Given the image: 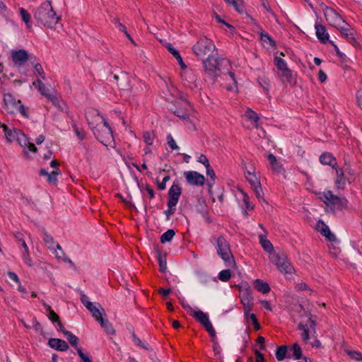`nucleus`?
Returning <instances> with one entry per match:
<instances>
[{"instance_id":"obj_1","label":"nucleus","mask_w":362,"mask_h":362,"mask_svg":"<svg viewBox=\"0 0 362 362\" xmlns=\"http://www.w3.org/2000/svg\"><path fill=\"white\" fill-rule=\"evenodd\" d=\"M216 53L215 55L207 57L206 59L203 61L205 74L214 81L218 76L222 75L224 80L229 83L224 84V86L228 90H233L237 88L236 81L233 73L228 71L230 62L225 58H218Z\"/></svg>"},{"instance_id":"obj_2","label":"nucleus","mask_w":362,"mask_h":362,"mask_svg":"<svg viewBox=\"0 0 362 362\" xmlns=\"http://www.w3.org/2000/svg\"><path fill=\"white\" fill-rule=\"evenodd\" d=\"M86 117L96 139L103 145L110 146L114 140L112 132L105 118L93 109L86 112Z\"/></svg>"},{"instance_id":"obj_3","label":"nucleus","mask_w":362,"mask_h":362,"mask_svg":"<svg viewBox=\"0 0 362 362\" xmlns=\"http://www.w3.org/2000/svg\"><path fill=\"white\" fill-rule=\"evenodd\" d=\"M33 16L36 21L49 28H53L60 19L59 16H57L49 1L42 3L35 10Z\"/></svg>"},{"instance_id":"obj_4","label":"nucleus","mask_w":362,"mask_h":362,"mask_svg":"<svg viewBox=\"0 0 362 362\" xmlns=\"http://www.w3.org/2000/svg\"><path fill=\"white\" fill-rule=\"evenodd\" d=\"M298 312L299 313V322L298 328L300 329L302 333L303 340L305 342H308L309 336L313 335L315 332V320L310 313L305 310L301 305L298 307Z\"/></svg>"},{"instance_id":"obj_5","label":"nucleus","mask_w":362,"mask_h":362,"mask_svg":"<svg viewBox=\"0 0 362 362\" xmlns=\"http://www.w3.org/2000/svg\"><path fill=\"white\" fill-rule=\"evenodd\" d=\"M216 242L217 253L224 261L226 267H234L235 263L228 242L222 236L218 237Z\"/></svg>"},{"instance_id":"obj_6","label":"nucleus","mask_w":362,"mask_h":362,"mask_svg":"<svg viewBox=\"0 0 362 362\" xmlns=\"http://www.w3.org/2000/svg\"><path fill=\"white\" fill-rule=\"evenodd\" d=\"M4 111L6 114L14 115L19 112L23 116L28 117L24 106L21 104V101L20 100H16L11 94H4Z\"/></svg>"},{"instance_id":"obj_7","label":"nucleus","mask_w":362,"mask_h":362,"mask_svg":"<svg viewBox=\"0 0 362 362\" xmlns=\"http://www.w3.org/2000/svg\"><path fill=\"white\" fill-rule=\"evenodd\" d=\"M6 139L7 141L8 142H13V141H17L18 143L21 146H27L28 150L35 153L37 152V148L34 145V144L30 143L26 136V135L22 132L20 129H9L6 134H5Z\"/></svg>"},{"instance_id":"obj_8","label":"nucleus","mask_w":362,"mask_h":362,"mask_svg":"<svg viewBox=\"0 0 362 362\" xmlns=\"http://www.w3.org/2000/svg\"><path fill=\"white\" fill-rule=\"evenodd\" d=\"M215 49L216 47L213 41L206 37H200L192 47L194 53L201 57L211 56Z\"/></svg>"},{"instance_id":"obj_9","label":"nucleus","mask_w":362,"mask_h":362,"mask_svg":"<svg viewBox=\"0 0 362 362\" xmlns=\"http://www.w3.org/2000/svg\"><path fill=\"white\" fill-rule=\"evenodd\" d=\"M283 56H284V52H276L274 56V63L279 70V75L284 81L290 82L292 78V74L287 68L286 62L281 58Z\"/></svg>"},{"instance_id":"obj_10","label":"nucleus","mask_w":362,"mask_h":362,"mask_svg":"<svg viewBox=\"0 0 362 362\" xmlns=\"http://www.w3.org/2000/svg\"><path fill=\"white\" fill-rule=\"evenodd\" d=\"M191 315L195 318L197 321H199L206 329V330L209 333V334L214 337L216 336V332L209 319L208 315L204 312L199 310H194Z\"/></svg>"},{"instance_id":"obj_11","label":"nucleus","mask_w":362,"mask_h":362,"mask_svg":"<svg viewBox=\"0 0 362 362\" xmlns=\"http://www.w3.org/2000/svg\"><path fill=\"white\" fill-rule=\"evenodd\" d=\"M252 30L259 34V40L264 47L268 49H274L275 47L276 44L273 38L267 33H264L255 21H252Z\"/></svg>"},{"instance_id":"obj_12","label":"nucleus","mask_w":362,"mask_h":362,"mask_svg":"<svg viewBox=\"0 0 362 362\" xmlns=\"http://www.w3.org/2000/svg\"><path fill=\"white\" fill-rule=\"evenodd\" d=\"M272 257L275 259L276 258H280V260H282V263L281 264L278 263V269L281 273H284V274H289L293 272V267L287 261L286 256L283 252H276L275 254L272 255Z\"/></svg>"},{"instance_id":"obj_13","label":"nucleus","mask_w":362,"mask_h":362,"mask_svg":"<svg viewBox=\"0 0 362 362\" xmlns=\"http://www.w3.org/2000/svg\"><path fill=\"white\" fill-rule=\"evenodd\" d=\"M64 336L70 343V344L75 347L76 349L77 353L80 358L82 359L83 362H93L88 356H86L83 352L82 351V349L79 347H78V338L72 334L71 332H65Z\"/></svg>"},{"instance_id":"obj_14","label":"nucleus","mask_w":362,"mask_h":362,"mask_svg":"<svg viewBox=\"0 0 362 362\" xmlns=\"http://www.w3.org/2000/svg\"><path fill=\"white\" fill-rule=\"evenodd\" d=\"M325 17L327 21L332 26L337 27L343 24V19L339 14L331 8H326L324 11Z\"/></svg>"},{"instance_id":"obj_15","label":"nucleus","mask_w":362,"mask_h":362,"mask_svg":"<svg viewBox=\"0 0 362 362\" xmlns=\"http://www.w3.org/2000/svg\"><path fill=\"white\" fill-rule=\"evenodd\" d=\"M184 175L187 182L190 185L202 186L204 184V176L197 171H187Z\"/></svg>"},{"instance_id":"obj_16","label":"nucleus","mask_w":362,"mask_h":362,"mask_svg":"<svg viewBox=\"0 0 362 362\" xmlns=\"http://www.w3.org/2000/svg\"><path fill=\"white\" fill-rule=\"evenodd\" d=\"M250 188H252L258 199L260 200L262 199V190L260 187L259 176L255 172L252 173H250Z\"/></svg>"},{"instance_id":"obj_17","label":"nucleus","mask_w":362,"mask_h":362,"mask_svg":"<svg viewBox=\"0 0 362 362\" xmlns=\"http://www.w3.org/2000/svg\"><path fill=\"white\" fill-rule=\"evenodd\" d=\"M347 176L348 175L349 177H347L346 179L349 182H351L354 180L355 177L354 176V173L351 172V170L347 171L346 169L344 171L343 170H337V180H336V185L338 188H343L345 184V179L344 176Z\"/></svg>"},{"instance_id":"obj_18","label":"nucleus","mask_w":362,"mask_h":362,"mask_svg":"<svg viewBox=\"0 0 362 362\" xmlns=\"http://www.w3.org/2000/svg\"><path fill=\"white\" fill-rule=\"evenodd\" d=\"M48 344L51 348L60 351H65L69 349L68 344L60 339L51 338L49 339Z\"/></svg>"},{"instance_id":"obj_19","label":"nucleus","mask_w":362,"mask_h":362,"mask_svg":"<svg viewBox=\"0 0 362 362\" xmlns=\"http://www.w3.org/2000/svg\"><path fill=\"white\" fill-rule=\"evenodd\" d=\"M28 59V54L25 49L12 52V60L16 64H22Z\"/></svg>"},{"instance_id":"obj_20","label":"nucleus","mask_w":362,"mask_h":362,"mask_svg":"<svg viewBox=\"0 0 362 362\" xmlns=\"http://www.w3.org/2000/svg\"><path fill=\"white\" fill-rule=\"evenodd\" d=\"M250 125L252 124L254 126V127H255V129H257L258 136L260 137L264 136L265 132L262 129L259 128L260 118L257 115V114L256 112L250 110Z\"/></svg>"},{"instance_id":"obj_21","label":"nucleus","mask_w":362,"mask_h":362,"mask_svg":"<svg viewBox=\"0 0 362 362\" xmlns=\"http://www.w3.org/2000/svg\"><path fill=\"white\" fill-rule=\"evenodd\" d=\"M240 298L244 307L245 316L246 319L249 317V293H247V288L245 290L240 289Z\"/></svg>"},{"instance_id":"obj_22","label":"nucleus","mask_w":362,"mask_h":362,"mask_svg":"<svg viewBox=\"0 0 362 362\" xmlns=\"http://www.w3.org/2000/svg\"><path fill=\"white\" fill-rule=\"evenodd\" d=\"M315 228L318 231H320L323 235L327 237L329 240L334 239V236L331 233L328 226L325 225L322 221H317Z\"/></svg>"},{"instance_id":"obj_23","label":"nucleus","mask_w":362,"mask_h":362,"mask_svg":"<svg viewBox=\"0 0 362 362\" xmlns=\"http://www.w3.org/2000/svg\"><path fill=\"white\" fill-rule=\"evenodd\" d=\"M20 243L21 247L23 248V252L22 254V258L24 261V262L29 267H31L33 265V261L30 256V252L28 247L25 243V241L23 239H20Z\"/></svg>"},{"instance_id":"obj_24","label":"nucleus","mask_w":362,"mask_h":362,"mask_svg":"<svg viewBox=\"0 0 362 362\" xmlns=\"http://www.w3.org/2000/svg\"><path fill=\"white\" fill-rule=\"evenodd\" d=\"M99 308H100L101 310L104 312V309L102 308L101 305L98 303V306L93 305V303H88L87 305V309L91 313L93 317H94L98 321H99V319L103 317V313Z\"/></svg>"},{"instance_id":"obj_25","label":"nucleus","mask_w":362,"mask_h":362,"mask_svg":"<svg viewBox=\"0 0 362 362\" xmlns=\"http://www.w3.org/2000/svg\"><path fill=\"white\" fill-rule=\"evenodd\" d=\"M253 287L257 291L261 292L262 293H267L270 291V287L269 284L261 279H256L253 282Z\"/></svg>"},{"instance_id":"obj_26","label":"nucleus","mask_w":362,"mask_h":362,"mask_svg":"<svg viewBox=\"0 0 362 362\" xmlns=\"http://www.w3.org/2000/svg\"><path fill=\"white\" fill-rule=\"evenodd\" d=\"M316 35L321 42H326L328 40L329 35L326 28L321 25H315Z\"/></svg>"},{"instance_id":"obj_27","label":"nucleus","mask_w":362,"mask_h":362,"mask_svg":"<svg viewBox=\"0 0 362 362\" xmlns=\"http://www.w3.org/2000/svg\"><path fill=\"white\" fill-rule=\"evenodd\" d=\"M182 77L185 80L187 81L190 84H194V86H197L195 83L197 81V76L194 70L185 69L182 73Z\"/></svg>"},{"instance_id":"obj_28","label":"nucleus","mask_w":362,"mask_h":362,"mask_svg":"<svg viewBox=\"0 0 362 362\" xmlns=\"http://www.w3.org/2000/svg\"><path fill=\"white\" fill-rule=\"evenodd\" d=\"M259 238L261 245L264 248V251L269 253V256L271 255V253L278 250H274L270 241L267 240L262 235H259Z\"/></svg>"},{"instance_id":"obj_29","label":"nucleus","mask_w":362,"mask_h":362,"mask_svg":"<svg viewBox=\"0 0 362 362\" xmlns=\"http://www.w3.org/2000/svg\"><path fill=\"white\" fill-rule=\"evenodd\" d=\"M320 163L323 165H329L331 166H334L336 164V160L334 158L330 153H323L320 157Z\"/></svg>"},{"instance_id":"obj_30","label":"nucleus","mask_w":362,"mask_h":362,"mask_svg":"<svg viewBox=\"0 0 362 362\" xmlns=\"http://www.w3.org/2000/svg\"><path fill=\"white\" fill-rule=\"evenodd\" d=\"M98 322L100 324L101 327L107 332V334H111V335H113L115 334V331L112 324L107 320H105L103 317H102L101 319H99Z\"/></svg>"},{"instance_id":"obj_31","label":"nucleus","mask_w":362,"mask_h":362,"mask_svg":"<svg viewBox=\"0 0 362 362\" xmlns=\"http://www.w3.org/2000/svg\"><path fill=\"white\" fill-rule=\"evenodd\" d=\"M43 305L46 309L47 315L48 318L53 322L59 321V315L53 310H52L51 307L49 305L46 304L45 303H43Z\"/></svg>"},{"instance_id":"obj_32","label":"nucleus","mask_w":362,"mask_h":362,"mask_svg":"<svg viewBox=\"0 0 362 362\" xmlns=\"http://www.w3.org/2000/svg\"><path fill=\"white\" fill-rule=\"evenodd\" d=\"M182 189L181 187L176 184H173L169 189L168 195L169 197H174L176 199H179L181 194Z\"/></svg>"},{"instance_id":"obj_33","label":"nucleus","mask_w":362,"mask_h":362,"mask_svg":"<svg viewBox=\"0 0 362 362\" xmlns=\"http://www.w3.org/2000/svg\"><path fill=\"white\" fill-rule=\"evenodd\" d=\"M41 95L46 97L49 100L52 102H54L57 99L56 96L53 94H51L49 93V90L48 88H47L45 84H43L42 86L40 87L38 89Z\"/></svg>"},{"instance_id":"obj_34","label":"nucleus","mask_w":362,"mask_h":362,"mask_svg":"<svg viewBox=\"0 0 362 362\" xmlns=\"http://www.w3.org/2000/svg\"><path fill=\"white\" fill-rule=\"evenodd\" d=\"M157 258L159 263L160 271L162 272H165L167 269L165 255H162L160 252H158Z\"/></svg>"},{"instance_id":"obj_35","label":"nucleus","mask_w":362,"mask_h":362,"mask_svg":"<svg viewBox=\"0 0 362 362\" xmlns=\"http://www.w3.org/2000/svg\"><path fill=\"white\" fill-rule=\"evenodd\" d=\"M19 12L22 20L25 23L27 28H30V14L23 8H21Z\"/></svg>"},{"instance_id":"obj_36","label":"nucleus","mask_w":362,"mask_h":362,"mask_svg":"<svg viewBox=\"0 0 362 362\" xmlns=\"http://www.w3.org/2000/svg\"><path fill=\"white\" fill-rule=\"evenodd\" d=\"M44 242L47 245V247L50 250H54L56 247V243L53 239V238L49 235L47 232L44 233Z\"/></svg>"},{"instance_id":"obj_37","label":"nucleus","mask_w":362,"mask_h":362,"mask_svg":"<svg viewBox=\"0 0 362 362\" xmlns=\"http://www.w3.org/2000/svg\"><path fill=\"white\" fill-rule=\"evenodd\" d=\"M268 159L272 169L275 171H280L281 169V165L277 161L276 158L272 154L268 156Z\"/></svg>"},{"instance_id":"obj_38","label":"nucleus","mask_w":362,"mask_h":362,"mask_svg":"<svg viewBox=\"0 0 362 362\" xmlns=\"http://www.w3.org/2000/svg\"><path fill=\"white\" fill-rule=\"evenodd\" d=\"M175 233L174 230L169 229L166 232H165L160 237V242L162 243H165L167 242H170L173 238L174 237Z\"/></svg>"},{"instance_id":"obj_39","label":"nucleus","mask_w":362,"mask_h":362,"mask_svg":"<svg viewBox=\"0 0 362 362\" xmlns=\"http://www.w3.org/2000/svg\"><path fill=\"white\" fill-rule=\"evenodd\" d=\"M61 174V171L59 169L57 168L54 171L50 173H48L47 175V181L49 183L53 185H56L57 182V175Z\"/></svg>"},{"instance_id":"obj_40","label":"nucleus","mask_w":362,"mask_h":362,"mask_svg":"<svg viewBox=\"0 0 362 362\" xmlns=\"http://www.w3.org/2000/svg\"><path fill=\"white\" fill-rule=\"evenodd\" d=\"M322 196V198L324 199L325 202L335 204L339 200V198L335 197L330 191L324 192Z\"/></svg>"},{"instance_id":"obj_41","label":"nucleus","mask_w":362,"mask_h":362,"mask_svg":"<svg viewBox=\"0 0 362 362\" xmlns=\"http://www.w3.org/2000/svg\"><path fill=\"white\" fill-rule=\"evenodd\" d=\"M144 142L147 145H152L154 141L155 134L153 132H145L143 134Z\"/></svg>"},{"instance_id":"obj_42","label":"nucleus","mask_w":362,"mask_h":362,"mask_svg":"<svg viewBox=\"0 0 362 362\" xmlns=\"http://www.w3.org/2000/svg\"><path fill=\"white\" fill-rule=\"evenodd\" d=\"M113 21H114L115 26L119 30L122 31L127 35V37L132 41V42L134 43L132 38L131 37L129 34L127 33L126 27L120 23L119 20L118 18H115Z\"/></svg>"},{"instance_id":"obj_43","label":"nucleus","mask_w":362,"mask_h":362,"mask_svg":"<svg viewBox=\"0 0 362 362\" xmlns=\"http://www.w3.org/2000/svg\"><path fill=\"white\" fill-rule=\"evenodd\" d=\"M287 348L286 346H281L278 347L276 351V357L278 361H282L286 356Z\"/></svg>"},{"instance_id":"obj_44","label":"nucleus","mask_w":362,"mask_h":362,"mask_svg":"<svg viewBox=\"0 0 362 362\" xmlns=\"http://www.w3.org/2000/svg\"><path fill=\"white\" fill-rule=\"evenodd\" d=\"M231 277V273L229 269H224L219 272L218 278L221 281H228Z\"/></svg>"},{"instance_id":"obj_45","label":"nucleus","mask_w":362,"mask_h":362,"mask_svg":"<svg viewBox=\"0 0 362 362\" xmlns=\"http://www.w3.org/2000/svg\"><path fill=\"white\" fill-rule=\"evenodd\" d=\"M337 29L340 30V32L345 36L348 37L351 35L350 33V27L347 25L344 21H343V24L340 25H337L336 27Z\"/></svg>"},{"instance_id":"obj_46","label":"nucleus","mask_w":362,"mask_h":362,"mask_svg":"<svg viewBox=\"0 0 362 362\" xmlns=\"http://www.w3.org/2000/svg\"><path fill=\"white\" fill-rule=\"evenodd\" d=\"M293 357L295 359H299L301 357V349L298 344H294L291 349Z\"/></svg>"},{"instance_id":"obj_47","label":"nucleus","mask_w":362,"mask_h":362,"mask_svg":"<svg viewBox=\"0 0 362 362\" xmlns=\"http://www.w3.org/2000/svg\"><path fill=\"white\" fill-rule=\"evenodd\" d=\"M238 193H239V194H235L236 198L238 199L241 198L245 204L246 209H247L249 207V202L247 201V194L245 192H243V190L241 189H238Z\"/></svg>"},{"instance_id":"obj_48","label":"nucleus","mask_w":362,"mask_h":362,"mask_svg":"<svg viewBox=\"0 0 362 362\" xmlns=\"http://www.w3.org/2000/svg\"><path fill=\"white\" fill-rule=\"evenodd\" d=\"M225 1L228 4H231L238 12H241L243 11L241 0H225Z\"/></svg>"},{"instance_id":"obj_49","label":"nucleus","mask_w":362,"mask_h":362,"mask_svg":"<svg viewBox=\"0 0 362 362\" xmlns=\"http://www.w3.org/2000/svg\"><path fill=\"white\" fill-rule=\"evenodd\" d=\"M74 132L76 133L77 137L82 141L84 139L86 136V133L83 130H80L78 127L76 125V124H73L72 125Z\"/></svg>"},{"instance_id":"obj_50","label":"nucleus","mask_w":362,"mask_h":362,"mask_svg":"<svg viewBox=\"0 0 362 362\" xmlns=\"http://www.w3.org/2000/svg\"><path fill=\"white\" fill-rule=\"evenodd\" d=\"M55 247L57 248V250L55 251L56 257L59 259L64 260V259L66 257V255L62 250V247L59 244H57Z\"/></svg>"},{"instance_id":"obj_51","label":"nucleus","mask_w":362,"mask_h":362,"mask_svg":"<svg viewBox=\"0 0 362 362\" xmlns=\"http://www.w3.org/2000/svg\"><path fill=\"white\" fill-rule=\"evenodd\" d=\"M347 354L353 359L362 361V354L356 351H347Z\"/></svg>"},{"instance_id":"obj_52","label":"nucleus","mask_w":362,"mask_h":362,"mask_svg":"<svg viewBox=\"0 0 362 362\" xmlns=\"http://www.w3.org/2000/svg\"><path fill=\"white\" fill-rule=\"evenodd\" d=\"M250 325H252L255 330H259L261 328L255 314H250Z\"/></svg>"},{"instance_id":"obj_53","label":"nucleus","mask_w":362,"mask_h":362,"mask_svg":"<svg viewBox=\"0 0 362 362\" xmlns=\"http://www.w3.org/2000/svg\"><path fill=\"white\" fill-rule=\"evenodd\" d=\"M167 141H168V144L169 145V146L170 147V148L172 150H175V149L178 148V146H177L174 139L173 138V136L170 134H168L167 136Z\"/></svg>"},{"instance_id":"obj_54","label":"nucleus","mask_w":362,"mask_h":362,"mask_svg":"<svg viewBox=\"0 0 362 362\" xmlns=\"http://www.w3.org/2000/svg\"><path fill=\"white\" fill-rule=\"evenodd\" d=\"M132 337H133V341L134 342V344L136 345L141 346L143 349H148L145 343L143 342L139 337H137L135 334L133 333Z\"/></svg>"},{"instance_id":"obj_55","label":"nucleus","mask_w":362,"mask_h":362,"mask_svg":"<svg viewBox=\"0 0 362 362\" xmlns=\"http://www.w3.org/2000/svg\"><path fill=\"white\" fill-rule=\"evenodd\" d=\"M255 354L256 356L255 362H265L263 355L260 354L258 349H255Z\"/></svg>"},{"instance_id":"obj_56","label":"nucleus","mask_w":362,"mask_h":362,"mask_svg":"<svg viewBox=\"0 0 362 362\" xmlns=\"http://www.w3.org/2000/svg\"><path fill=\"white\" fill-rule=\"evenodd\" d=\"M198 162L202 163L205 167H208L209 164V160L206 156L201 154L198 158Z\"/></svg>"},{"instance_id":"obj_57","label":"nucleus","mask_w":362,"mask_h":362,"mask_svg":"<svg viewBox=\"0 0 362 362\" xmlns=\"http://www.w3.org/2000/svg\"><path fill=\"white\" fill-rule=\"evenodd\" d=\"M179 199H176L174 197H169V200L168 202V208H175L178 202Z\"/></svg>"},{"instance_id":"obj_58","label":"nucleus","mask_w":362,"mask_h":362,"mask_svg":"<svg viewBox=\"0 0 362 362\" xmlns=\"http://www.w3.org/2000/svg\"><path fill=\"white\" fill-rule=\"evenodd\" d=\"M167 49H168V51H169V52H170V53H171V54H172L175 57H178V56H179V54H180L179 52H178L177 49H175L173 47V45H172L168 44V45H167Z\"/></svg>"},{"instance_id":"obj_59","label":"nucleus","mask_w":362,"mask_h":362,"mask_svg":"<svg viewBox=\"0 0 362 362\" xmlns=\"http://www.w3.org/2000/svg\"><path fill=\"white\" fill-rule=\"evenodd\" d=\"M170 180V177L169 176H165L163 177V181L161 183H159L158 187V189H160V190H163L165 189V184L166 182Z\"/></svg>"},{"instance_id":"obj_60","label":"nucleus","mask_w":362,"mask_h":362,"mask_svg":"<svg viewBox=\"0 0 362 362\" xmlns=\"http://www.w3.org/2000/svg\"><path fill=\"white\" fill-rule=\"evenodd\" d=\"M216 18V20L218 22V23H223L224 25H226L228 28H230L231 30H233L234 29L233 26L231 25L230 24H228L227 23H226L223 20H222L221 18V17L218 16V15H216L215 16Z\"/></svg>"},{"instance_id":"obj_61","label":"nucleus","mask_w":362,"mask_h":362,"mask_svg":"<svg viewBox=\"0 0 362 362\" xmlns=\"http://www.w3.org/2000/svg\"><path fill=\"white\" fill-rule=\"evenodd\" d=\"M8 276H9V278L11 280L14 281L15 282H16V283L19 282V278L18 277V276L16 273L12 272H8Z\"/></svg>"},{"instance_id":"obj_62","label":"nucleus","mask_w":362,"mask_h":362,"mask_svg":"<svg viewBox=\"0 0 362 362\" xmlns=\"http://www.w3.org/2000/svg\"><path fill=\"white\" fill-rule=\"evenodd\" d=\"M206 173L209 176L211 177L212 180L215 179V173L214 170L211 168L210 165H209L208 167H206Z\"/></svg>"},{"instance_id":"obj_63","label":"nucleus","mask_w":362,"mask_h":362,"mask_svg":"<svg viewBox=\"0 0 362 362\" xmlns=\"http://www.w3.org/2000/svg\"><path fill=\"white\" fill-rule=\"evenodd\" d=\"M356 100L358 105L361 107L362 109V90H358L356 93Z\"/></svg>"},{"instance_id":"obj_64","label":"nucleus","mask_w":362,"mask_h":362,"mask_svg":"<svg viewBox=\"0 0 362 362\" xmlns=\"http://www.w3.org/2000/svg\"><path fill=\"white\" fill-rule=\"evenodd\" d=\"M34 67H35V71L37 73V74H39L40 76L44 74L45 72H44L43 68L41 66V64H36Z\"/></svg>"}]
</instances>
